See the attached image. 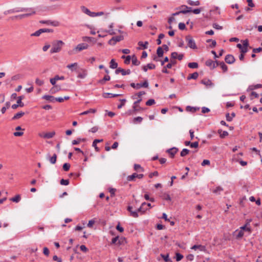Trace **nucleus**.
<instances>
[{"label": "nucleus", "mask_w": 262, "mask_h": 262, "mask_svg": "<svg viewBox=\"0 0 262 262\" xmlns=\"http://www.w3.org/2000/svg\"><path fill=\"white\" fill-rule=\"evenodd\" d=\"M30 16H31V14H20V15H15V16H13L10 17L9 18V19L12 20H15V19H17V18L21 19L23 18H24L25 17H28Z\"/></svg>", "instance_id": "nucleus-12"}, {"label": "nucleus", "mask_w": 262, "mask_h": 262, "mask_svg": "<svg viewBox=\"0 0 262 262\" xmlns=\"http://www.w3.org/2000/svg\"><path fill=\"white\" fill-rule=\"evenodd\" d=\"M50 162L52 164H55L57 160V155L56 154H54L52 157L49 158Z\"/></svg>", "instance_id": "nucleus-41"}, {"label": "nucleus", "mask_w": 262, "mask_h": 262, "mask_svg": "<svg viewBox=\"0 0 262 262\" xmlns=\"http://www.w3.org/2000/svg\"><path fill=\"white\" fill-rule=\"evenodd\" d=\"M25 115V113L23 112H19L16 113L12 118L13 120H17L20 118Z\"/></svg>", "instance_id": "nucleus-23"}, {"label": "nucleus", "mask_w": 262, "mask_h": 262, "mask_svg": "<svg viewBox=\"0 0 262 262\" xmlns=\"http://www.w3.org/2000/svg\"><path fill=\"white\" fill-rule=\"evenodd\" d=\"M160 255L163 258L165 262H172V260L169 258L168 254H161Z\"/></svg>", "instance_id": "nucleus-31"}, {"label": "nucleus", "mask_w": 262, "mask_h": 262, "mask_svg": "<svg viewBox=\"0 0 262 262\" xmlns=\"http://www.w3.org/2000/svg\"><path fill=\"white\" fill-rule=\"evenodd\" d=\"M199 76V74L198 72H195L193 73L192 74H189L187 77V80H190L191 79H196Z\"/></svg>", "instance_id": "nucleus-24"}, {"label": "nucleus", "mask_w": 262, "mask_h": 262, "mask_svg": "<svg viewBox=\"0 0 262 262\" xmlns=\"http://www.w3.org/2000/svg\"><path fill=\"white\" fill-rule=\"evenodd\" d=\"M136 178H137V173L135 172L132 174L127 176V180L128 181H135Z\"/></svg>", "instance_id": "nucleus-27"}, {"label": "nucleus", "mask_w": 262, "mask_h": 262, "mask_svg": "<svg viewBox=\"0 0 262 262\" xmlns=\"http://www.w3.org/2000/svg\"><path fill=\"white\" fill-rule=\"evenodd\" d=\"M156 68V66L153 63H148L146 66H144L142 67V69L144 72H146L148 69H155Z\"/></svg>", "instance_id": "nucleus-22"}, {"label": "nucleus", "mask_w": 262, "mask_h": 262, "mask_svg": "<svg viewBox=\"0 0 262 262\" xmlns=\"http://www.w3.org/2000/svg\"><path fill=\"white\" fill-rule=\"evenodd\" d=\"M225 61L228 64H232L235 61L234 57L231 54H228L225 56Z\"/></svg>", "instance_id": "nucleus-10"}, {"label": "nucleus", "mask_w": 262, "mask_h": 262, "mask_svg": "<svg viewBox=\"0 0 262 262\" xmlns=\"http://www.w3.org/2000/svg\"><path fill=\"white\" fill-rule=\"evenodd\" d=\"M262 51V48L259 47L257 48H254L253 49L252 52L254 53H258Z\"/></svg>", "instance_id": "nucleus-64"}, {"label": "nucleus", "mask_w": 262, "mask_h": 262, "mask_svg": "<svg viewBox=\"0 0 262 262\" xmlns=\"http://www.w3.org/2000/svg\"><path fill=\"white\" fill-rule=\"evenodd\" d=\"M118 63L115 61L114 59H112L110 61V67L111 69H118Z\"/></svg>", "instance_id": "nucleus-29"}, {"label": "nucleus", "mask_w": 262, "mask_h": 262, "mask_svg": "<svg viewBox=\"0 0 262 262\" xmlns=\"http://www.w3.org/2000/svg\"><path fill=\"white\" fill-rule=\"evenodd\" d=\"M88 47H89V46L87 43H79L74 49V51H75L76 52H80L83 50L88 49Z\"/></svg>", "instance_id": "nucleus-7"}, {"label": "nucleus", "mask_w": 262, "mask_h": 262, "mask_svg": "<svg viewBox=\"0 0 262 262\" xmlns=\"http://www.w3.org/2000/svg\"><path fill=\"white\" fill-rule=\"evenodd\" d=\"M85 141V139L77 138L76 140H73L72 144V145H77L79 144L81 141Z\"/></svg>", "instance_id": "nucleus-48"}, {"label": "nucleus", "mask_w": 262, "mask_h": 262, "mask_svg": "<svg viewBox=\"0 0 262 262\" xmlns=\"http://www.w3.org/2000/svg\"><path fill=\"white\" fill-rule=\"evenodd\" d=\"M81 9L83 13L86 14L89 16L90 15V14L91 13V11L89 9H88L87 8H86L84 6H82V7H81Z\"/></svg>", "instance_id": "nucleus-49"}, {"label": "nucleus", "mask_w": 262, "mask_h": 262, "mask_svg": "<svg viewBox=\"0 0 262 262\" xmlns=\"http://www.w3.org/2000/svg\"><path fill=\"white\" fill-rule=\"evenodd\" d=\"M116 191V189L115 188H110L109 192L111 193V197H113L115 196V193Z\"/></svg>", "instance_id": "nucleus-62"}, {"label": "nucleus", "mask_w": 262, "mask_h": 262, "mask_svg": "<svg viewBox=\"0 0 262 262\" xmlns=\"http://www.w3.org/2000/svg\"><path fill=\"white\" fill-rule=\"evenodd\" d=\"M141 101L142 99H139L137 101L134 102L133 106V110H129L128 111V115H133L138 112L143 111L146 109L145 108L141 107L140 106H138V104H139Z\"/></svg>", "instance_id": "nucleus-3"}, {"label": "nucleus", "mask_w": 262, "mask_h": 262, "mask_svg": "<svg viewBox=\"0 0 262 262\" xmlns=\"http://www.w3.org/2000/svg\"><path fill=\"white\" fill-rule=\"evenodd\" d=\"M61 88H60V86L59 85H54L53 87H52L50 90V92L51 93V94H54L57 92H58L60 90Z\"/></svg>", "instance_id": "nucleus-26"}, {"label": "nucleus", "mask_w": 262, "mask_h": 262, "mask_svg": "<svg viewBox=\"0 0 262 262\" xmlns=\"http://www.w3.org/2000/svg\"><path fill=\"white\" fill-rule=\"evenodd\" d=\"M146 205V202H143L142 203L141 206L135 211H137V213L138 214V212H141L142 214H143L145 213V212L148 209L147 208H144V206Z\"/></svg>", "instance_id": "nucleus-17"}, {"label": "nucleus", "mask_w": 262, "mask_h": 262, "mask_svg": "<svg viewBox=\"0 0 262 262\" xmlns=\"http://www.w3.org/2000/svg\"><path fill=\"white\" fill-rule=\"evenodd\" d=\"M64 43L62 40H55L52 42V48L50 50L51 54L59 52Z\"/></svg>", "instance_id": "nucleus-2"}, {"label": "nucleus", "mask_w": 262, "mask_h": 262, "mask_svg": "<svg viewBox=\"0 0 262 262\" xmlns=\"http://www.w3.org/2000/svg\"><path fill=\"white\" fill-rule=\"evenodd\" d=\"M205 65L209 67L211 70H213L216 68L215 62L211 59H208L205 62Z\"/></svg>", "instance_id": "nucleus-14"}, {"label": "nucleus", "mask_w": 262, "mask_h": 262, "mask_svg": "<svg viewBox=\"0 0 262 262\" xmlns=\"http://www.w3.org/2000/svg\"><path fill=\"white\" fill-rule=\"evenodd\" d=\"M198 146H199V142L198 141L194 142L192 143L191 142L190 147L191 148H197V147H198Z\"/></svg>", "instance_id": "nucleus-63"}, {"label": "nucleus", "mask_w": 262, "mask_h": 262, "mask_svg": "<svg viewBox=\"0 0 262 262\" xmlns=\"http://www.w3.org/2000/svg\"><path fill=\"white\" fill-rule=\"evenodd\" d=\"M220 66L224 73H226V72H227L228 67L223 61H222L220 63Z\"/></svg>", "instance_id": "nucleus-37"}, {"label": "nucleus", "mask_w": 262, "mask_h": 262, "mask_svg": "<svg viewBox=\"0 0 262 262\" xmlns=\"http://www.w3.org/2000/svg\"><path fill=\"white\" fill-rule=\"evenodd\" d=\"M185 40L187 42V46L188 47L192 49H197V46L196 45L195 42L191 35L186 36Z\"/></svg>", "instance_id": "nucleus-4"}, {"label": "nucleus", "mask_w": 262, "mask_h": 262, "mask_svg": "<svg viewBox=\"0 0 262 262\" xmlns=\"http://www.w3.org/2000/svg\"><path fill=\"white\" fill-rule=\"evenodd\" d=\"M123 39L124 37L122 35L114 36L108 41V43L111 45H115L117 42L120 41Z\"/></svg>", "instance_id": "nucleus-5"}, {"label": "nucleus", "mask_w": 262, "mask_h": 262, "mask_svg": "<svg viewBox=\"0 0 262 262\" xmlns=\"http://www.w3.org/2000/svg\"><path fill=\"white\" fill-rule=\"evenodd\" d=\"M21 200V196L19 194L16 195L14 197L10 199V200L15 203L19 202Z\"/></svg>", "instance_id": "nucleus-32"}, {"label": "nucleus", "mask_w": 262, "mask_h": 262, "mask_svg": "<svg viewBox=\"0 0 262 262\" xmlns=\"http://www.w3.org/2000/svg\"><path fill=\"white\" fill-rule=\"evenodd\" d=\"M148 42L145 41L144 42L142 41H139L138 42V45L143 47V49H146L148 48Z\"/></svg>", "instance_id": "nucleus-43"}, {"label": "nucleus", "mask_w": 262, "mask_h": 262, "mask_svg": "<svg viewBox=\"0 0 262 262\" xmlns=\"http://www.w3.org/2000/svg\"><path fill=\"white\" fill-rule=\"evenodd\" d=\"M70 166L71 165L69 163H66L63 164L62 168L64 171H67L70 169Z\"/></svg>", "instance_id": "nucleus-55"}, {"label": "nucleus", "mask_w": 262, "mask_h": 262, "mask_svg": "<svg viewBox=\"0 0 262 262\" xmlns=\"http://www.w3.org/2000/svg\"><path fill=\"white\" fill-rule=\"evenodd\" d=\"M122 96V94H112L110 93H104L103 94V97L105 98L117 97L118 96Z\"/></svg>", "instance_id": "nucleus-18"}, {"label": "nucleus", "mask_w": 262, "mask_h": 262, "mask_svg": "<svg viewBox=\"0 0 262 262\" xmlns=\"http://www.w3.org/2000/svg\"><path fill=\"white\" fill-rule=\"evenodd\" d=\"M120 101H121V103L120 104H119L117 106V108L118 109H120L122 107V106H123L125 105V103L126 102V99H120Z\"/></svg>", "instance_id": "nucleus-56"}, {"label": "nucleus", "mask_w": 262, "mask_h": 262, "mask_svg": "<svg viewBox=\"0 0 262 262\" xmlns=\"http://www.w3.org/2000/svg\"><path fill=\"white\" fill-rule=\"evenodd\" d=\"M134 168L135 170L137 171L143 172L144 171V168L142 167L140 165L138 164H134Z\"/></svg>", "instance_id": "nucleus-34"}, {"label": "nucleus", "mask_w": 262, "mask_h": 262, "mask_svg": "<svg viewBox=\"0 0 262 262\" xmlns=\"http://www.w3.org/2000/svg\"><path fill=\"white\" fill-rule=\"evenodd\" d=\"M55 135V132H49L43 134H39V136L45 139H51L53 138Z\"/></svg>", "instance_id": "nucleus-11"}, {"label": "nucleus", "mask_w": 262, "mask_h": 262, "mask_svg": "<svg viewBox=\"0 0 262 262\" xmlns=\"http://www.w3.org/2000/svg\"><path fill=\"white\" fill-rule=\"evenodd\" d=\"M162 198L166 201H170L171 200V197L168 193H165L163 194Z\"/></svg>", "instance_id": "nucleus-54"}, {"label": "nucleus", "mask_w": 262, "mask_h": 262, "mask_svg": "<svg viewBox=\"0 0 262 262\" xmlns=\"http://www.w3.org/2000/svg\"><path fill=\"white\" fill-rule=\"evenodd\" d=\"M119 73H121V74L123 76L126 75H129L130 74L131 71L129 69H128L127 70H125L123 69H122L121 68H118L115 71V73L116 74H118Z\"/></svg>", "instance_id": "nucleus-8"}, {"label": "nucleus", "mask_w": 262, "mask_h": 262, "mask_svg": "<svg viewBox=\"0 0 262 262\" xmlns=\"http://www.w3.org/2000/svg\"><path fill=\"white\" fill-rule=\"evenodd\" d=\"M190 150L187 148H184L181 152L180 155L181 157H185L189 153Z\"/></svg>", "instance_id": "nucleus-46"}, {"label": "nucleus", "mask_w": 262, "mask_h": 262, "mask_svg": "<svg viewBox=\"0 0 262 262\" xmlns=\"http://www.w3.org/2000/svg\"><path fill=\"white\" fill-rule=\"evenodd\" d=\"M217 132L221 138H224L228 135V133L227 131H222V129H219Z\"/></svg>", "instance_id": "nucleus-30"}, {"label": "nucleus", "mask_w": 262, "mask_h": 262, "mask_svg": "<svg viewBox=\"0 0 262 262\" xmlns=\"http://www.w3.org/2000/svg\"><path fill=\"white\" fill-rule=\"evenodd\" d=\"M240 229L244 232H248V233H250L251 232V228L246 227L245 225L240 227Z\"/></svg>", "instance_id": "nucleus-45"}, {"label": "nucleus", "mask_w": 262, "mask_h": 262, "mask_svg": "<svg viewBox=\"0 0 262 262\" xmlns=\"http://www.w3.org/2000/svg\"><path fill=\"white\" fill-rule=\"evenodd\" d=\"M236 238L239 239L244 236V232L241 229L239 231L236 230L235 231Z\"/></svg>", "instance_id": "nucleus-28"}, {"label": "nucleus", "mask_w": 262, "mask_h": 262, "mask_svg": "<svg viewBox=\"0 0 262 262\" xmlns=\"http://www.w3.org/2000/svg\"><path fill=\"white\" fill-rule=\"evenodd\" d=\"M184 8L186 9V10H183V11H185L186 12V13L189 12H192V9L191 7H188V6L186 5H182L179 8H177V9H181V8Z\"/></svg>", "instance_id": "nucleus-33"}, {"label": "nucleus", "mask_w": 262, "mask_h": 262, "mask_svg": "<svg viewBox=\"0 0 262 262\" xmlns=\"http://www.w3.org/2000/svg\"><path fill=\"white\" fill-rule=\"evenodd\" d=\"M179 29L181 30H183L186 28V25L183 23H180L178 25Z\"/></svg>", "instance_id": "nucleus-61"}, {"label": "nucleus", "mask_w": 262, "mask_h": 262, "mask_svg": "<svg viewBox=\"0 0 262 262\" xmlns=\"http://www.w3.org/2000/svg\"><path fill=\"white\" fill-rule=\"evenodd\" d=\"M144 197L146 200L149 201L151 202H155L154 198H150L148 194H145Z\"/></svg>", "instance_id": "nucleus-58"}, {"label": "nucleus", "mask_w": 262, "mask_h": 262, "mask_svg": "<svg viewBox=\"0 0 262 262\" xmlns=\"http://www.w3.org/2000/svg\"><path fill=\"white\" fill-rule=\"evenodd\" d=\"M199 107H192L190 106H187L186 107V110L188 112H191L192 113L195 112L196 111L199 110Z\"/></svg>", "instance_id": "nucleus-35"}, {"label": "nucleus", "mask_w": 262, "mask_h": 262, "mask_svg": "<svg viewBox=\"0 0 262 262\" xmlns=\"http://www.w3.org/2000/svg\"><path fill=\"white\" fill-rule=\"evenodd\" d=\"M223 191V188L221 186L216 187L213 190V192L215 194H220V193Z\"/></svg>", "instance_id": "nucleus-44"}, {"label": "nucleus", "mask_w": 262, "mask_h": 262, "mask_svg": "<svg viewBox=\"0 0 262 262\" xmlns=\"http://www.w3.org/2000/svg\"><path fill=\"white\" fill-rule=\"evenodd\" d=\"M77 72L78 73L77 77L81 79L84 78L88 74L86 70L84 69H81Z\"/></svg>", "instance_id": "nucleus-9"}, {"label": "nucleus", "mask_w": 262, "mask_h": 262, "mask_svg": "<svg viewBox=\"0 0 262 262\" xmlns=\"http://www.w3.org/2000/svg\"><path fill=\"white\" fill-rule=\"evenodd\" d=\"M132 64L134 66H139L140 62L138 60L135 55H133L132 58Z\"/></svg>", "instance_id": "nucleus-25"}, {"label": "nucleus", "mask_w": 262, "mask_h": 262, "mask_svg": "<svg viewBox=\"0 0 262 262\" xmlns=\"http://www.w3.org/2000/svg\"><path fill=\"white\" fill-rule=\"evenodd\" d=\"M127 210L130 212V215L134 217H138L139 216L137 211H133V207L128 206Z\"/></svg>", "instance_id": "nucleus-16"}, {"label": "nucleus", "mask_w": 262, "mask_h": 262, "mask_svg": "<svg viewBox=\"0 0 262 262\" xmlns=\"http://www.w3.org/2000/svg\"><path fill=\"white\" fill-rule=\"evenodd\" d=\"M118 239H119V236H116V237L113 238L112 239V244H116V242L118 241V244L121 245V240L122 239V238L120 239V240H119Z\"/></svg>", "instance_id": "nucleus-50"}, {"label": "nucleus", "mask_w": 262, "mask_h": 262, "mask_svg": "<svg viewBox=\"0 0 262 262\" xmlns=\"http://www.w3.org/2000/svg\"><path fill=\"white\" fill-rule=\"evenodd\" d=\"M176 62H177L175 60H170V62L168 63L163 68L162 70V73L167 74L169 73V71L167 69H171L173 65L176 64Z\"/></svg>", "instance_id": "nucleus-6"}, {"label": "nucleus", "mask_w": 262, "mask_h": 262, "mask_svg": "<svg viewBox=\"0 0 262 262\" xmlns=\"http://www.w3.org/2000/svg\"><path fill=\"white\" fill-rule=\"evenodd\" d=\"M155 100L153 99H150L146 102V105L147 106H150L155 104Z\"/></svg>", "instance_id": "nucleus-53"}, {"label": "nucleus", "mask_w": 262, "mask_h": 262, "mask_svg": "<svg viewBox=\"0 0 262 262\" xmlns=\"http://www.w3.org/2000/svg\"><path fill=\"white\" fill-rule=\"evenodd\" d=\"M178 151V148L177 147H174L171 148L170 149H168L166 150V152L170 155V157L171 158H173L174 157Z\"/></svg>", "instance_id": "nucleus-13"}, {"label": "nucleus", "mask_w": 262, "mask_h": 262, "mask_svg": "<svg viewBox=\"0 0 262 262\" xmlns=\"http://www.w3.org/2000/svg\"><path fill=\"white\" fill-rule=\"evenodd\" d=\"M131 59V56L130 55L126 56V57L125 58L124 62L125 64H128L130 63Z\"/></svg>", "instance_id": "nucleus-60"}, {"label": "nucleus", "mask_w": 262, "mask_h": 262, "mask_svg": "<svg viewBox=\"0 0 262 262\" xmlns=\"http://www.w3.org/2000/svg\"><path fill=\"white\" fill-rule=\"evenodd\" d=\"M136 86H137V90L140 89L141 88L143 87L145 88H147L148 87V83L147 80H145L142 83H138L136 84Z\"/></svg>", "instance_id": "nucleus-21"}, {"label": "nucleus", "mask_w": 262, "mask_h": 262, "mask_svg": "<svg viewBox=\"0 0 262 262\" xmlns=\"http://www.w3.org/2000/svg\"><path fill=\"white\" fill-rule=\"evenodd\" d=\"M188 67L191 69H196V68H198L199 64L197 62H189L188 64Z\"/></svg>", "instance_id": "nucleus-42"}, {"label": "nucleus", "mask_w": 262, "mask_h": 262, "mask_svg": "<svg viewBox=\"0 0 262 262\" xmlns=\"http://www.w3.org/2000/svg\"><path fill=\"white\" fill-rule=\"evenodd\" d=\"M96 112V109L90 108L89 110H87L86 111H84V112L81 113L80 115H87L89 113H95Z\"/></svg>", "instance_id": "nucleus-40"}, {"label": "nucleus", "mask_w": 262, "mask_h": 262, "mask_svg": "<svg viewBox=\"0 0 262 262\" xmlns=\"http://www.w3.org/2000/svg\"><path fill=\"white\" fill-rule=\"evenodd\" d=\"M183 258V255L180 253H176L175 258L177 261H180Z\"/></svg>", "instance_id": "nucleus-51"}, {"label": "nucleus", "mask_w": 262, "mask_h": 262, "mask_svg": "<svg viewBox=\"0 0 262 262\" xmlns=\"http://www.w3.org/2000/svg\"><path fill=\"white\" fill-rule=\"evenodd\" d=\"M143 120V118L141 117H137L134 118L133 122L134 123H141Z\"/></svg>", "instance_id": "nucleus-52"}, {"label": "nucleus", "mask_w": 262, "mask_h": 262, "mask_svg": "<svg viewBox=\"0 0 262 262\" xmlns=\"http://www.w3.org/2000/svg\"><path fill=\"white\" fill-rule=\"evenodd\" d=\"M25 11H31L30 13H27V14H31V16L36 14V11L33 8H15L13 9H11L10 10H8L5 11L4 12L5 15H7L8 14L17 13L20 12H25Z\"/></svg>", "instance_id": "nucleus-1"}, {"label": "nucleus", "mask_w": 262, "mask_h": 262, "mask_svg": "<svg viewBox=\"0 0 262 262\" xmlns=\"http://www.w3.org/2000/svg\"><path fill=\"white\" fill-rule=\"evenodd\" d=\"M187 4L191 6H199L200 5V2L199 1H192L191 0H188L187 2Z\"/></svg>", "instance_id": "nucleus-38"}, {"label": "nucleus", "mask_w": 262, "mask_h": 262, "mask_svg": "<svg viewBox=\"0 0 262 262\" xmlns=\"http://www.w3.org/2000/svg\"><path fill=\"white\" fill-rule=\"evenodd\" d=\"M78 63L77 62H75L72 64H70L67 66V68L69 69H70L72 71H74L76 70V69H74V67H77Z\"/></svg>", "instance_id": "nucleus-39"}, {"label": "nucleus", "mask_w": 262, "mask_h": 262, "mask_svg": "<svg viewBox=\"0 0 262 262\" xmlns=\"http://www.w3.org/2000/svg\"><path fill=\"white\" fill-rule=\"evenodd\" d=\"M60 183L62 185H68L69 184V180L62 179L60 180Z\"/></svg>", "instance_id": "nucleus-59"}, {"label": "nucleus", "mask_w": 262, "mask_h": 262, "mask_svg": "<svg viewBox=\"0 0 262 262\" xmlns=\"http://www.w3.org/2000/svg\"><path fill=\"white\" fill-rule=\"evenodd\" d=\"M42 99L51 102H54L55 101V98L51 95H45L42 97Z\"/></svg>", "instance_id": "nucleus-20"}, {"label": "nucleus", "mask_w": 262, "mask_h": 262, "mask_svg": "<svg viewBox=\"0 0 262 262\" xmlns=\"http://www.w3.org/2000/svg\"><path fill=\"white\" fill-rule=\"evenodd\" d=\"M201 83L207 86H213L214 85L213 83L211 82L210 79H204L201 80Z\"/></svg>", "instance_id": "nucleus-15"}, {"label": "nucleus", "mask_w": 262, "mask_h": 262, "mask_svg": "<svg viewBox=\"0 0 262 262\" xmlns=\"http://www.w3.org/2000/svg\"><path fill=\"white\" fill-rule=\"evenodd\" d=\"M191 249L195 250L198 249L201 251H206V247L202 245H195L191 248Z\"/></svg>", "instance_id": "nucleus-19"}, {"label": "nucleus", "mask_w": 262, "mask_h": 262, "mask_svg": "<svg viewBox=\"0 0 262 262\" xmlns=\"http://www.w3.org/2000/svg\"><path fill=\"white\" fill-rule=\"evenodd\" d=\"M18 99L17 100V103H18L19 105V106L23 107L24 106V104L23 102H22V99L24 98L23 96H19L18 98Z\"/></svg>", "instance_id": "nucleus-47"}, {"label": "nucleus", "mask_w": 262, "mask_h": 262, "mask_svg": "<svg viewBox=\"0 0 262 262\" xmlns=\"http://www.w3.org/2000/svg\"><path fill=\"white\" fill-rule=\"evenodd\" d=\"M157 54L159 57H161L163 56L164 54V51L163 48L161 47H159L157 50Z\"/></svg>", "instance_id": "nucleus-36"}, {"label": "nucleus", "mask_w": 262, "mask_h": 262, "mask_svg": "<svg viewBox=\"0 0 262 262\" xmlns=\"http://www.w3.org/2000/svg\"><path fill=\"white\" fill-rule=\"evenodd\" d=\"M35 83L39 86H41L43 84L44 82L43 80L39 79V78H37L35 79Z\"/></svg>", "instance_id": "nucleus-57"}]
</instances>
